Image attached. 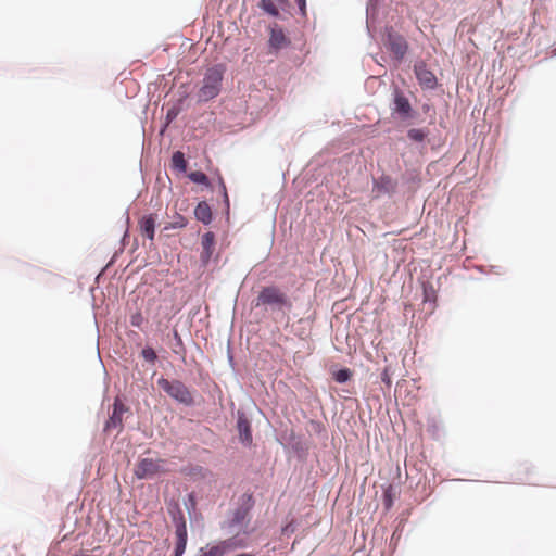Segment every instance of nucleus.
Segmentation results:
<instances>
[{
	"label": "nucleus",
	"mask_w": 556,
	"mask_h": 556,
	"mask_svg": "<svg viewBox=\"0 0 556 556\" xmlns=\"http://www.w3.org/2000/svg\"><path fill=\"white\" fill-rule=\"evenodd\" d=\"M289 290L275 281L261 285L250 302V309L256 323H261L268 314L286 315L293 308Z\"/></svg>",
	"instance_id": "nucleus-1"
},
{
	"label": "nucleus",
	"mask_w": 556,
	"mask_h": 556,
	"mask_svg": "<svg viewBox=\"0 0 556 556\" xmlns=\"http://www.w3.org/2000/svg\"><path fill=\"white\" fill-rule=\"evenodd\" d=\"M390 90L389 109L391 117L404 126L424 124V121H420L419 110L412 102V98L417 102L415 93L412 90H404L395 83L390 85Z\"/></svg>",
	"instance_id": "nucleus-2"
},
{
	"label": "nucleus",
	"mask_w": 556,
	"mask_h": 556,
	"mask_svg": "<svg viewBox=\"0 0 556 556\" xmlns=\"http://www.w3.org/2000/svg\"><path fill=\"white\" fill-rule=\"evenodd\" d=\"M226 72L227 64L224 62H217L205 70L201 86L194 94L197 105L206 104L220 94Z\"/></svg>",
	"instance_id": "nucleus-3"
},
{
	"label": "nucleus",
	"mask_w": 556,
	"mask_h": 556,
	"mask_svg": "<svg viewBox=\"0 0 556 556\" xmlns=\"http://www.w3.org/2000/svg\"><path fill=\"white\" fill-rule=\"evenodd\" d=\"M256 505V498L252 491L243 492L237 501L233 509H230L226 519L220 522V529L231 533L237 526H247L252 520V511Z\"/></svg>",
	"instance_id": "nucleus-4"
},
{
	"label": "nucleus",
	"mask_w": 556,
	"mask_h": 556,
	"mask_svg": "<svg viewBox=\"0 0 556 556\" xmlns=\"http://www.w3.org/2000/svg\"><path fill=\"white\" fill-rule=\"evenodd\" d=\"M380 38L382 46L390 53L388 58L392 62L393 67L401 66L406 55L410 52L407 39L388 24L381 28Z\"/></svg>",
	"instance_id": "nucleus-5"
},
{
	"label": "nucleus",
	"mask_w": 556,
	"mask_h": 556,
	"mask_svg": "<svg viewBox=\"0 0 556 556\" xmlns=\"http://www.w3.org/2000/svg\"><path fill=\"white\" fill-rule=\"evenodd\" d=\"M157 387L176 404L191 408L198 405L195 397L199 395L197 389L188 387L180 379H167L161 375L156 380Z\"/></svg>",
	"instance_id": "nucleus-6"
},
{
	"label": "nucleus",
	"mask_w": 556,
	"mask_h": 556,
	"mask_svg": "<svg viewBox=\"0 0 556 556\" xmlns=\"http://www.w3.org/2000/svg\"><path fill=\"white\" fill-rule=\"evenodd\" d=\"M276 442L283 448L287 455H292L299 463H305L309 456L311 445L304 434L293 429H281L276 434Z\"/></svg>",
	"instance_id": "nucleus-7"
},
{
	"label": "nucleus",
	"mask_w": 556,
	"mask_h": 556,
	"mask_svg": "<svg viewBox=\"0 0 556 556\" xmlns=\"http://www.w3.org/2000/svg\"><path fill=\"white\" fill-rule=\"evenodd\" d=\"M229 408L232 412L235 418V429L237 431L238 443L244 448L251 450L254 447L253 440V417L244 406H240L236 409L233 400L229 401Z\"/></svg>",
	"instance_id": "nucleus-8"
},
{
	"label": "nucleus",
	"mask_w": 556,
	"mask_h": 556,
	"mask_svg": "<svg viewBox=\"0 0 556 556\" xmlns=\"http://www.w3.org/2000/svg\"><path fill=\"white\" fill-rule=\"evenodd\" d=\"M194 98L191 90V81L181 83L178 86L177 92L174 98L168 102L163 126L168 127L176 122L179 114L190 108V101Z\"/></svg>",
	"instance_id": "nucleus-9"
},
{
	"label": "nucleus",
	"mask_w": 556,
	"mask_h": 556,
	"mask_svg": "<svg viewBox=\"0 0 556 556\" xmlns=\"http://www.w3.org/2000/svg\"><path fill=\"white\" fill-rule=\"evenodd\" d=\"M166 511L174 526V544L188 545V527L185 513L179 500L175 497H165Z\"/></svg>",
	"instance_id": "nucleus-10"
},
{
	"label": "nucleus",
	"mask_w": 556,
	"mask_h": 556,
	"mask_svg": "<svg viewBox=\"0 0 556 556\" xmlns=\"http://www.w3.org/2000/svg\"><path fill=\"white\" fill-rule=\"evenodd\" d=\"M430 127L431 126L428 125L406 126L404 138L405 142L419 153H424L427 150L428 146H431L432 150H437L439 148V144H435L433 142L435 137Z\"/></svg>",
	"instance_id": "nucleus-11"
},
{
	"label": "nucleus",
	"mask_w": 556,
	"mask_h": 556,
	"mask_svg": "<svg viewBox=\"0 0 556 556\" xmlns=\"http://www.w3.org/2000/svg\"><path fill=\"white\" fill-rule=\"evenodd\" d=\"M165 459L161 457L139 458L134 467V476L138 480H154L167 472L165 467Z\"/></svg>",
	"instance_id": "nucleus-12"
},
{
	"label": "nucleus",
	"mask_w": 556,
	"mask_h": 556,
	"mask_svg": "<svg viewBox=\"0 0 556 556\" xmlns=\"http://www.w3.org/2000/svg\"><path fill=\"white\" fill-rule=\"evenodd\" d=\"M268 39L266 42L267 52L270 55L277 56L281 50L291 47L292 41L289 37V31L278 23H271L266 27Z\"/></svg>",
	"instance_id": "nucleus-13"
},
{
	"label": "nucleus",
	"mask_w": 556,
	"mask_h": 556,
	"mask_svg": "<svg viewBox=\"0 0 556 556\" xmlns=\"http://www.w3.org/2000/svg\"><path fill=\"white\" fill-rule=\"evenodd\" d=\"M200 244V267L207 268L211 265L217 266L220 261V252L216 251V235L213 231H205L201 235Z\"/></svg>",
	"instance_id": "nucleus-14"
},
{
	"label": "nucleus",
	"mask_w": 556,
	"mask_h": 556,
	"mask_svg": "<svg viewBox=\"0 0 556 556\" xmlns=\"http://www.w3.org/2000/svg\"><path fill=\"white\" fill-rule=\"evenodd\" d=\"M413 73L418 86L422 91H435L439 89V87H441V84L434 72L421 58H418L414 61Z\"/></svg>",
	"instance_id": "nucleus-15"
},
{
	"label": "nucleus",
	"mask_w": 556,
	"mask_h": 556,
	"mask_svg": "<svg viewBox=\"0 0 556 556\" xmlns=\"http://www.w3.org/2000/svg\"><path fill=\"white\" fill-rule=\"evenodd\" d=\"M216 189L218 193L216 203L222 205V215L225 218V222L229 223L231 210L230 198L228 194L226 182L218 170L216 172L215 182L208 178V186L206 188H203V191L213 193L215 192Z\"/></svg>",
	"instance_id": "nucleus-16"
},
{
	"label": "nucleus",
	"mask_w": 556,
	"mask_h": 556,
	"mask_svg": "<svg viewBox=\"0 0 556 556\" xmlns=\"http://www.w3.org/2000/svg\"><path fill=\"white\" fill-rule=\"evenodd\" d=\"M198 494L194 491L187 492L182 497V505L188 514L190 527L203 530L205 527L203 513L198 508Z\"/></svg>",
	"instance_id": "nucleus-17"
},
{
	"label": "nucleus",
	"mask_w": 556,
	"mask_h": 556,
	"mask_svg": "<svg viewBox=\"0 0 556 556\" xmlns=\"http://www.w3.org/2000/svg\"><path fill=\"white\" fill-rule=\"evenodd\" d=\"M304 179L306 185L315 184L317 187L325 186L328 189L332 180L331 168L326 163L318 165L309 164Z\"/></svg>",
	"instance_id": "nucleus-18"
},
{
	"label": "nucleus",
	"mask_w": 556,
	"mask_h": 556,
	"mask_svg": "<svg viewBox=\"0 0 556 556\" xmlns=\"http://www.w3.org/2000/svg\"><path fill=\"white\" fill-rule=\"evenodd\" d=\"M218 215L217 210L206 198L200 199L193 207L194 219L205 227H210Z\"/></svg>",
	"instance_id": "nucleus-19"
},
{
	"label": "nucleus",
	"mask_w": 556,
	"mask_h": 556,
	"mask_svg": "<svg viewBox=\"0 0 556 556\" xmlns=\"http://www.w3.org/2000/svg\"><path fill=\"white\" fill-rule=\"evenodd\" d=\"M372 192L376 197H393L397 192V180L382 172L378 177H372Z\"/></svg>",
	"instance_id": "nucleus-20"
},
{
	"label": "nucleus",
	"mask_w": 556,
	"mask_h": 556,
	"mask_svg": "<svg viewBox=\"0 0 556 556\" xmlns=\"http://www.w3.org/2000/svg\"><path fill=\"white\" fill-rule=\"evenodd\" d=\"M178 471L180 475L189 477L192 482L200 480L212 482L214 480V472L210 468L201 465H184Z\"/></svg>",
	"instance_id": "nucleus-21"
},
{
	"label": "nucleus",
	"mask_w": 556,
	"mask_h": 556,
	"mask_svg": "<svg viewBox=\"0 0 556 556\" xmlns=\"http://www.w3.org/2000/svg\"><path fill=\"white\" fill-rule=\"evenodd\" d=\"M420 121L426 122V125L435 127L439 126L442 129L446 128V123L443 116H438L434 104L427 100L420 104Z\"/></svg>",
	"instance_id": "nucleus-22"
},
{
	"label": "nucleus",
	"mask_w": 556,
	"mask_h": 556,
	"mask_svg": "<svg viewBox=\"0 0 556 556\" xmlns=\"http://www.w3.org/2000/svg\"><path fill=\"white\" fill-rule=\"evenodd\" d=\"M217 541L225 555L235 551L247 549L251 546L250 539L241 536L239 533L226 539H218Z\"/></svg>",
	"instance_id": "nucleus-23"
},
{
	"label": "nucleus",
	"mask_w": 556,
	"mask_h": 556,
	"mask_svg": "<svg viewBox=\"0 0 556 556\" xmlns=\"http://www.w3.org/2000/svg\"><path fill=\"white\" fill-rule=\"evenodd\" d=\"M138 226H139L141 236L144 239L152 241L155 237V230L159 227L157 214H155V213L144 214L140 218Z\"/></svg>",
	"instance_id": "nucleus-24"
},
{
	"label": "nucleus",
	"mask_w": 556,
	"mask_h": 556,
	"mask_svg": "<svg viewBox=\"0 0 556 556\" xmlns=\"http://www.w3.org/2000/svg\"><path fill=\"white\" fill-rule=\"evenodd\" d=\"M188 167V159L186 154L179 150L174 151L169 159V168L174 173V175L178 178L187 177L189 170Z\"/></svg>",
	"instance_id": "nucleus-25"
},
{
	"label": "nucleus",
	"mask_w": 556,
	"mask_h": 556,
	"mask_svg": "<svg viewBox=\"0 0 556 556\" xmlns=\"http://www.w3.org/2000/svg\"><path fill=\"white\" fill-rule=\"evenodd\" d=\"M128 409L129 408L127 406H125L121 403H117L115 401L112 406L111 413L109 414V417L104 422V428L116 429L118 427H122V425H123L122 416L126 412H128Z\"/></svg>",
	"instance_id": "nucleus-26"
},
{
	"label": "nucleus",
	"mask_w": 556,
	"mask_h": 556,
	"mask_svg": "<svg viewBox=\"0 0 556 556\" xmlns=\"http://www.w3.org/2000/svg\"><path fill=\"white\" fill-rule=\"evenodd\" d=\"M257 8L264 15L275 21L286 22L288 20L287 15L275 5L273 0H258Z\"/></svg>",
	"instance_id": "nucleus-27"
},
{
	"label": "nucleus",
	"mask_w": 556,
	"mask_h": 556,
	"mask_svg": "<svg viewBox=\"0 0 556 556\" xmlns=\"http://www.w3.org/2000/svg\"><path fill=\"white\" fill-rule=\"evenodd\" d=\"M397 495L396 484L388 482L381 485V502L386 510H390L394 506Z\"/></svg>",
	"instance_id": "nucleus-28"
},
{
	"label": "nucleus",
	"mask_w": 556,
	"mask_h": 556,
	"mask_svg": "<svg viewBox=\"0 0 556 556\" xmlns=\"http://www.w3.org/2000/svg\"><path fill=\"white\" fill-rule=\"evenodd\" d=\"M330 375L334 382L345 384L353 379L354 371L348 366L334 364L330 368Z\"/></svg>",
	"instance_id": "nucleus-29"
},
{
	"label": "nucleus",
	"mask_w": 556,
	"mask_h": 556,
	"mask_svg": "<svg viewBox=\"0 0 556 556\" xmlns=\"http://www.w3.org/2000/svg\"><path fill=\"white\" fill-rule=\"evenodd\" d=\"M194 556H225V554L218 544V541L214 540L206 543L204 546H201Z\"/></svg>",
	"instance_id": "nucleus-30"
},
{
	"label": "nucleus",
	"mask_w": 556,
	"mask_h": 556,
	"mask_svg": "<svg viewBox=\"0 0 556 556\" xmlns=\"http://www.w3.org/2000/svg\"><path fill=\"white\" fill-rule=\"evenodd\" d=\"M192 184L197 185L200 191H203V188L208 186V177L202 169L189 170L187 177Z\"/></svg>",
	"instance_id": "nucleus-31"
},
{
	"label": "nucleus",
	"mask_w": 556,
	"mask_h": 556,
	"mask_svg": "<svg viewBox=\"0 0 556 556\" xmlns=\"http://www.w3.org/2000/svg\"><path fill=\"white\" fill-rule=\"evenodd\" d=\"M172 333L174 340L173 353L179 355L182 362H186L187 348L184 340L176 328L173 329Z\"/></svg>",
	"instance_id": "nucleus-32"
},
{
	"label": "nucleus",
	"mask_w": 556,
	"mask_h": 556,
	"mask_svg": "<svg viewBox=\"0 0 556 556\" xmlns=\"http://www.w3.org/2000/svg\"><path fill=\"white\" fill-rule=\"evenodd\" d=\"M427 432L432 440H440V420L435 416H428Z\"/></svg>",
	"instance_id": "nucleus-33"
},
{
	"label": "nucleus",
	"mask_w": 556,
	"mask_h": 556,
	"mask_svg": "<svg viewBox=\"0 0 556 556\" xmlns=\"http://www.w3.org/2000/svg\"><path fill=\"white\" fill-rule=\"evenodd\" d=\"M139 356L146 362L148 363L149 365L151 366H154L156 365L157 363H160V359L159 357L156 356L153 348L150 345V344H146L140 353H139Z\"/></svg>",
	"instance_id": "nucleus-34"
},
{
	"label": "nucleus",
	"mask_w": 556,
	"mask_h": 556,
	"mask_svg": "<svg viewBox=\"0 0 556 556\" xmlns=\"http://www.w3.org/2000/svg\"><path fill=\"white\" fill-rule=\"evenodd\" d=\"M308 425L311 426L313 432L320 439V440H327L328 439V430L324 422L317 420V419H308Z\"/></svg>",
	"instance_id": "nucleus-35"
},
{
	"label": "nucleus",
	"mask_w": 556,
	"mask_h": 556,
	"mask_svg": "<svg viewBox=\"0 0 556 556\" xmlns=\"http://www.w3.org/2000/svg\"><path fill=\"white\" fill-rule=\"evenodd\" d=\"M437 290L432 283L428 282L422 286V302L437 305Z\"/></svg>",
	"instance_id": "nucleus-36"
},
{
	"label": "nucleus",
	"mask_w": 556,
	"mask_h": 556,
	"mask_svg": "<svg viewBox=\"0 0 556 556\" xmlns=\"http://www.w3.org/2000/svg\"><path fill=\"white\" fill-rule=\"evenodd\" d=\"M402 181L405 185H414L419 186L421 184V177L420 174L415 169H406L402 174Z\"/></svg>",
	"instance_id": "nucleus-37"
},
{
	"label": "nucleus",
	"mask_w": 556,
	"mask_h": 556,
	"mask_svg": "<svg viewBox=\"0 0 556 556\" xmlns=\"http://www.w3.org/2000/svg\"><path fill=\"white\" fill-rule=\"evenodd\" d=\"M298 521L291 520V521H283L279 527V533L283 538H290L298 529Z\"/></svg>",
	"instance_id": "nucleus-38"
},
{
	"label": "nucleus",
	"mask_w": 556,
	"mask_h": 556,
	"mask_svg": "<svg viewBox=\"0 0 556 556\" xmlns=\"http://www.w3.org/2000/svg\"><path fill=\"white\" fill-rule=\"evenodd\" d=\"M386 0H367L366 1V16L372 18L374 15H378V12Z\"/></svg>",
	"instance_id": "nucleus-39"
},
{
	"label": "nucleus",
	"mask_w": 556,
	"mask_h": 556,
	"mask_svg": "<svg viewBox=\"0 0 556 556\" xmlns=\"http://www.w3.org/2000/svg\"><path fill=\"white\" fill-rule=\"evenodd\" d=\"M275 5L282 11L287 16L294 15V8L291 4L290 0H274Z\"/></svg>",
	"instance_id": "nucleus-40"
},
{
	"label": "nucleus",
	"mask_w": 556,
	"mask_h": 556,
	"mask_svg": "<svg viewBox=\"0 0 556 556\" xmlns=\"http://www.w3.org/2000/svg\"><path fill=\"white\" fill-rule=\"evenodd\" d=\"M296 9H294V14L300 15L303 20H308L307 13V0H294Z\"/></svg>",
	"instance_id": "nucleus-41"
},
{
	"label": "nucleus",
	"mask_w": 556,
	"mask_h": 556,
	"mask_svg": "<svg viewBox=\"0 0 556 556\" xmlns=\"http://www.w3.org/2000/svg\"><path fill=\"white\" fill-rule=\"evenodd\" d=\"M392 377H393V370H392L391 366H384L382 368V370L380 371L381 382L387 387H391L392 381H393Z\"/></svg>",
	"instance_id": "nucleus-42"
},
{
	"label": "nucleus",
	"mask_w": 556,
	"mask_h": 556,
	"mask_svg": "<svg viewBox=\"0 0 556 556\" xmlns=\"http://www.w3.org/2000/svg\"><path fill=\"white\" fill-rule=\"evenodd\" d=\"M227 362H228V365L229 367L236 371L237 370V362H236V358H235V354H233V348H232V343L231 341L229 340L228 343H227Z\"/></svg>",
	"instance_id": "nucleus-43"
},
{
	"label": "nucleus",
	"mask_w": 556,
	"mask_h": 556,
	"mask_svg": "<svg viewBox=\"0 0 556 556\" xmlns=\"http://www.w3.org/2000/svg\"><path fill=\"white\" fill-rule=\"evenodd\" d=\"M144 321V317L140 311H136L129 317V323L132 327L141 329L142 324Z\"/></svg>",
	"instance_id": "nucleus-44"
},
{
	"label": "nucleus",
	"mask_w": 556,
	"mask_h": 556,
	"mask_svg": "<svg viewBox=\"0 0 556 556\" xmlns=\"http://www.w3.org/2000/svg\"><path fill=\"white\" fill-rule=\"evenodd\" d=\"M172 223L176 229H182V228L187 227L189 224L188 218L180 213L175 214V217L172 220Z\"/></svg>",
	"instance_id": "nucleus-45"
},
{
	"label": "nucleus",
	"mask_w": 556,
	"mask_h": 556,
	"mask_svg": "<svg viewBox=\"0 0 556 556\" xmlns=\"http://www.w3.org/2000/svg\"><path fill=\"white\" fill-rule=\"evenodd\" d=\"M236 529H238V533L241 536L250 539V536L254 533V529L250 528V523H247V526H237Z\"/></svg>",
	"instance_id": "nucleus-46"
},
{
	"label": "nucleus",
	"mask_w": 556,
	"mask_h": 556,
	"mask_svg": "<svg viewBox=\"0 0 556 556\" xmlns=\"http://www.w3.org/2000/svg\"><path fill=\"white\" fill-rule=\"evenodd\" d=\"M127 337L136 343L137 346L141 344V337L140 334L135 330H127L126 331Z\"/></svg>",
	"instance_id": "nucleus-47"
},
{
	"label": "nucleus",
	"mask_w": 556,
	"mask_h": 556,
	"mask_svg": "<svg viewBox=\"0 0 556 556\" xmlns=\"http://www.w3.org/2000/svg\"><path fill=\"white\" fill-rule=\"evenodd\" d=\"M187 551V546L174 544L170 556H184Z\"/></svg>",
	"instance_id": "nucleus-48"
},
{
	"label": "nucleus",
	"mask_w": 556,
	"mask_h": 556,
	"mask_svg": "<svg viewBox=\"0 0 556 556\" xmlns=\"http://www.w3.org/2000/svg\"><path fill=\"white\" fill-rule=\"evenodd\" d=\"M369 20L370 18H367L366 17V33H367V36L371 39V40H375L376 39V35H377V31L369 25Z\"/></svg>",
	"instance_id": "nucleus-49"
},
{
	"label": "nucleus",
	"mask_w": 556,
	"mask_h": 556,
	"mask_svg": "<svg viewBox=\"0 0 556 556\" xmlns=\"http://www.w3.org/2000/svg\"><path fill=\"white\" fill-rule=\"evenodd\" d=\"M371 59L378 64V65H381V62H387L388 61V56L384 55V54H370Z\"/></svg>",
	"instance_id": "nucleus-50"
},
{
	"label": "nucleus",
	"mask_w": 556,
	"mask_h": 556,
	"mask_svg": "<svg viewBox=\"0 0 556 556\" xmlns=\"http://www.w3.org/2000/svg\"><path fill=\"white\" fill-rule=\"evenodd\" d=\"M400 535H401V530H396L392 536H391V540H390V545H393L394 547L396 546L397 544V541L400 539Z\"/></svg>",
	"instance_id": "nucleus-51"
},
{
	"label": "nucleus",
	"mask_w": 556,
	"mask_h": 556,
	"mask_svg": "<svg viewBox=\"0 0 556 556\" xmlns=\"http://www.w3.org/2000/svg\"><path fill=\"white\" fill-rule=\"evenodd\" d=\"M503 267L502 266H498V265H490V271L492 273H495V274H503Z\"/></svg>",
	"instance_id": "nucleus-52"
},
{
	"label": "nucleus",
	"mask_w": 556,
	"mask_h": 556,
	"mask_svg": "<svg viewBox=\"0 0 556 556\" xmlns=\"http://www.w3.org/2000/svg\"><path fill=\"white\" fill-rule=\"evenodd\" d=\"M176 229L174 226H173V223L172 222H168L165 224V226L163 227L162 231H168V230H174Z\"/></svg>",
	"instance_id": "nucleus-53"
},
{
	"label": "nucleus",
	"mask_w": 556,
	"mask_h": 556,
	"mask_svg": "<svg viewBox=\"0 0 556 556\" xmlns=\"http://www.w3.org/2000/svg\"><path fill=\"white\" fill-rule=\"evenodd\" d=\"M397 79L400 80V83H401V85L403 87H407L408 86L407 80L402 75L399 74L397 75Z\"/></svg>",
	"instance_id": "nucleus-54"
},
{
	"label": "nucleus",
	"mask_w": 556,
	"mask_h": 556,
	"mask_svg": "<svg viewBox=\"0 0 556 556\" xmlns=\"http://www.w3.org/2000/svg\"><path fill=\"white\" fill-rule=\"evenodd\" d=\"M233 556H256V554L253 553V552H241V553H238V554H236Z\"/></svg>",
	"instance_id": "nucleus-55"
},
{
	"label": "nucleus",
	"mask_w": 556,
	"mask_h": 556,
	"mask_svg": "<svg viewBox=\"0 0 556 556\" xmlns=\"http://www.w3.org/2000/svg\"><path fill=\"white\" fill-rule=\"evenodd\" d=\"M476 270L481 273V274H488V271L485 270L484 266H476Z\"/></svg>",
	"instance_id": "nucleus-56"
},
{
	"label": "nucleus",
	"mask_w": 556,
	"mask_h": 556,
	"mask_svg": "<svg viewBox=\"0 0 556 556\" xmlns=\"http://www.w3.org/2000/svg\"><path fill=\"white\" fill-rule=\"evenodd\" d=\"M114 262H115V257H112V258L110 260V262L106 264V267H109L110 265H113V264H114Z\"/></svg>",
	"instance_id": "nucleus-57"
},
{
	"label": "nucleus",
	"mask_w": 556,
	"mask_h": 556,
	"mask_svg": "<svg viewBox=\"0 0 556 556\" xmlns=\"http://www.w3.org/2000/svg\"><path fill=\"white\" fill-rule=\"evenodd\" d=\"M300 413H301L303 418H305V419L307 418V413L305 410L301 409Z\"/></svg>",
	"instance_id": "nucleus-58"
},
{
	"label": "nucleus",
	"mask_w": 556,
	"mask_h": 556,
	"mask_svg": "<svg viewBox=\"0 0 556 556\" xmlns=\"http://www.w3.org/2000/svg\"><path fill=\"white\" fill-rule=\"evenodd\" d=\"M164 545H165L166 547H168V546H169V539H165V540H164Z\"/></svg>",
	"instance_id": "nucleus-59"
},
{
	"label": "nucleus",
	"mask_w": 556,
	"mask_h": 556,
	"mask_svg": "<svg viewBox=\"0 0 556 556\" xmlns=\"http://www.w3.org/2000/svg\"><path fill=\"white\" fill-rule=\"evenodd\" d=\"M551 53H552V55H556V46L553 48Z\"/></svg>",
	"instance_id": "nucleus-60"
},
{
	"label": "nucleus",
	"mask_w": 556,
	"mask_h": 556,
	"mask_svg": "<svg viewBox=\"0 0 556 556\" xmlns=\"http://www.w3.org/2000/svg\"><path fill=\"white\" fill-rule=\"evenodd\" d=\"M128 211H129V208H127V210L125 211V216H126L127 218H128Z\"/></svg>",
	"instance_id": "nucleus-61"
},
{
	"label": "nucleus",
	"mask_w": 556,
	"mask_h": 556,
	"mask_svg": "<svg viewBox=\"0 0 556 556\" xmlns=\"http://www.w3.org/2000/svg\"><path fill=\"white\" fill-rule=\"evenodd\" d=\"M526 480H527L528 483H532L529 477H527Z\"/></svg>",
	"instance_id": "nucleus-62"
}]
</instances>
